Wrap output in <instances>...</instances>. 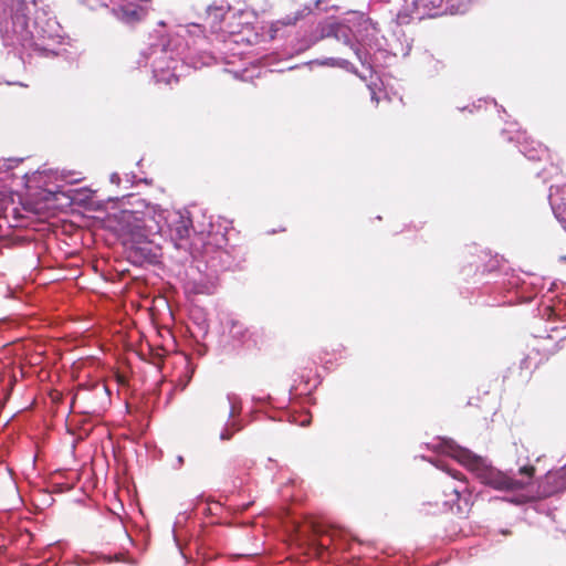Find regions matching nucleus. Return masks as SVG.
Instances as JSON below:
<instances>
[{
	"label": "nucleus",
	"mask_w": 566,
	"mask_h": 566,
	"mask_svg": "<svg viewBox=\"0 0 566 566\" xmlns=\"http://www.w3.org/2000/svg\"><path fill=\"white\" fill-rule=\"evenodd\" d=\"M447 452L452 458L472 471L483 484L495 490H520L531 484L534 473L533 467L521 468L520 474L522 479L515 480L489 465L485 459L472 453L468 449H463L453 442H447Z\"/></svg>",
	"instance_id": "1"
},
{
	"label": "nucleus",
	"mask_w": 566,
	"mask_h": 566,
	"mask_svg": "<svg viewBox=\"0 0 566 566\" xmlns=\"http://www.w3.org/2000/svg\"><path fill=\"white\" fill-rule=\"evenodd\" d=\"M165 226V217L161 211H158L154 206H146L144 208V240L155 242V237L159 235Z\"/></svg>",
	"instance_id": "2"
},
{
	"label": "nucleus",
	"mask_w": 566,
	"mask_h": 566,
	"mask_svg": "<svg viewBox=\"0 0 566 566\" xmlns=\"http://www.w3.org/2000/svg\"><path fill=\"white\" fill-rule=\"evenodd\" d=\"M118 18L127 24H136L139 21L138 7L133 4H124L118 10Z\"/></svg>",
	"instance_id": "3"
},
{
	"label": "nucleus",
	"mask_w": 566,
	"mask_h": 566,
	"mask_svg": "<svg viewBox=\"0 0 566 566\" xmlns=\"http://www.w3.org/2000/svg\"><path fill=\"white\" fill-rule=\"evenodd\" d=\"M127 260L133 263L135 266H139L142 264V251L138 248H129L127 250Z\"/></svg>",
	"instance_id": "4"
},
{
	"label": "nucleus",
	"mask_w": 566,
	"mask_h": 566,
	"mask_svg": "<svg viewBox=\"0 0 566 566\" xmlns=\"http://www.w3.org/2000/svg\"><path fill=\"white\" fill-rule=\"evenodd\" d=\"M552 206H554V202H552ZM554 212L558 221L562 223L564 229L566 230V203L563 205V207L555 208L553 207Z\"/></svg>",
	"instance_id": "5"
},
{
	"label": "nucleus",
	"mask_w": 566,
	"mask_h": 566,
	"mask_svg": "<svg viewBox=\"0 0 566 566\" xmlns=\"http://www.w3.org/2000/svg\"><path fill=\"white\" fill-rule=\"evenodd\" d=\"M350 48L353 49L354 53L356 54L357 59L365 63L366 54L355 44L350 43Z\"/></svg>",
	"instance_id": "6"
},
{
	"label": "nucleus",
	"mask_w": 566,
	"mask_h": 566,
	"mask_svg": "<svg viewBox=\"0 0 566 566\" xmlns=\"http://www.w3.org/2000/svg\"><path fill=\"white\" fill-rule=\"evenodd\" d=\"M232 436V432L229 430V429H224L221 433H220V439L221 440H229Z\"/></svg>",
	"instance_id": "7"
},
{
	"label": "nucleus",
	"mask_w": 566,
	"mask_h": 566,
	"mask_svg": "<svg viewBox=\"0 0 566 566\" xmlns=\"http://www.w3.org/2000/svg\"><path fill=\"white\" fill-rule=\"evenodd\" d=\"M467 11V7L464 6H458L457 8H454V10L451 11V13H464Z\"/></svg>",
	"instance_id": "8"
},
{
	"label": "nucleus",
	"mask_w": 566,
	"mask_h": 566,
	"mask_svg": "<svg viewBox=\"0 0 566 566\" xmlns=\"http://www.w3.org/2000/svg\"><path fill=\"white\" fill-rule=\"evenodd\" d=\"M178 233L180 238H184L188 234V228L184 227L182 229H178Z\"/></svg>",
	"instance_id": "9"
},
{
	"label": "nucleus",
	"mask_w": 566,
	"mask_h": 566,
	"mask_svg": "<svg viewBox=\"0 0 566 566\" xmlns=\"http://www.w3.org/2000/svg\"><path fill=\"white\" fill-rule=\"evenodd\" d=\"M116 560H128L126 553H119L118 555H115Z\"/></svg>",
	"instance_id": "10"
},
{
	"label": "nucleus",
	"mask_w": 566,
	"mask_h": 566,
	"mask_svg": "<svg viewBox=\"0 0 566 566\" xmlns=\"http://www.w3.org/2000/svg\"><path fill=\"white\" fill-rule=\"evenodd\" d=\"M451 492L454 495V500H458L460 496V490L458 488H452Z\"/></svg>",
	"instance_id": "11"
},
{
	"label": "nucleus",
	"mask_w": 566,
	"mask_h": 566,
	"mask_svg": "<svg viewBox=\"0 0 566 566\" xmlns=\"http://www.w3.org/2000/svg\"><path fill=\"white\" fill-rule=\"evenodd\" d=\"M308 422H310V420H308V419H306V420H303V421L301 422V424H302V426H305V424H307Z\"/></svg>",
	"instance_id": "12"
},
{
	"label": "nucleus",
	"mask_w": 566,
	"mask_h": 566,
	"mask_svg": "<svg viewBox=\"0 0 566 566\" xmlns=\"http://www.w3.org/2000/svg\"><path fill=\"white\" fill-rule=\"evenodd\" d=\"M553 187L551 188V193H549V197L553 198L554 193H553Z\"/></svg>",
	"instance_id": "13"
},
{
	"label": "nucleus",
	"mask_w": 566,
	"mask_h": 566,
	"mask_svg": "<svg viewBox=\"0 0 566 566\" xmlns=\"http://www.w3.org/2000/svg\"><path fill=\"white\" fill-rule=\"evenodd\" d=\"M344 64H347L346 60H343V63H340V66H344Z\"/></svg>",
	"instance_id": "14"
},
{
	"label": "nucleus",
	"mask_w": 566,
	"mask_h": 566,
	"mask_svg": "<svg viewBox=\"0 0 566 566\" xmlns=\"http://www.w3.org/2000/svg\"><path fill=\"white\" fill-rule=\"evenodd\" d=\"M344 64H347L346 60H343V63H340V66H344Z\"/></svg>",
	"instance_id": "15"
},
{
	"label": "nucleus",
	"mask_w": 566,
	"mask_h": 566,
	"mask_svg": "<svg viewBox=\"0 0 566 566\" xmlns=\"http://www.w3.org/2000/svg\"><path fill=\"white\" fill-rule=\"evenodd\" d=\"M560 259H562V260H564V261H566V256H562Z\"/></svg>",
	"instance_id": "16"
}]
</instances>
